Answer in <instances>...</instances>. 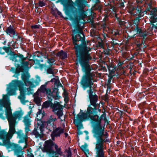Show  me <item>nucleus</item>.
I'll use <instances>...</instances> for the list:
<instances>
[{
    "instance_id": "obj_47",
    "label": "nucleus",
    "mask_w": 157,
    "mask_h": 157,
    "mask_svg": "<svg viewBox=\"0 0 157 157\" xmlns=\"http://www.w3.org/2000/svg\"><path fill=\"white\" fill-rule=\"evenodd\" d=\"M26 90L28 92V94H32L31 91H32V90L31 87H28L27 88Z\"/></svg>"
},
{
    "instance_id": "obj_29",
    "label": "nucleus",
    "mask_w": 157,
    "mask_h": 157,
    "mask_svg": "<svg viewBox=\"0 0 157 157\" xmlns=\"http://www.w3.org/2000/svg\"><path fill=\"white\" fill-rule=\"evenodd\" d=\"M51 82H54L55 86L54 87H56L58 89L59 87H63L61 84L60 83L59 80L58 79L53 78L51 80Z\"/></svg>"
},
{
    "instance_id": "obj_13",
    "label": "nucleus",
    "mask_w": 157,
    "mask_h": 157,
    "mask_svg": "<svg viewBox=\"0 0 157 157\" xmlns=\"http://www.w3.org/2000/svg\"><path fill=\"white\" fill-rule=\"evenodd\" d=\"M47 97L50 100H52L53 98L55 100L59 99L60 97L59 95L58 89L55 87H54L52 91V92L51 90L50 93H48Z\"/></svg>"
},
{
    "instance_id": "obj_60",
    "label": "nucleus",
    "mask_w": 157,
    "mask_h": 157,
    "mask_svg": "<svg viewBox=\"0 0 157 157\" xmlns=\"http://www.w3.org/2000/svg\"><path fill=\"white\" fill-rule=\"evenodd\" d=\"M140 17L138 16L137 17H136L134 19L136 21H139L140 20Z\"/></svg>"
},
{
    "instance_id": "obj_18",
    "label": "nucleus",
    "mask_w": 157,
    "mask_h": 157,
    "mask_svg": "<svg viewBox=\"0 0 157 157\" xmlns=\"http://www.w3.org/2000/svg\"><path fill=\"white\" fill-rule=\"evenodd\" d=\"M94 108L90 106H89L87 108L86 113L87 115L88 118L90 117L91 116H93L94 114L97 112L98 106H93Z\"/></svg>"
},
{
    "instance_id": "obj_45",
    "label": "nucleus",
    "mask_w": 157,
    "mask_h": 157,
    "mask_svg": "<svg viewBox=\"0 0 157 157\" xmlns=\"http://www.w3.org/2000/svg\"><path fill=\"white\" fill-rule=\"evenodd\" d=\"M137 44H136V45L138 48V50H140L141 49V47L142 46V44L139 43V41H137Z\"/></svg>"
},
{
    "instance_id": "obj_24",
    "label": "nucleus",
    "mask_w": 157,
    "mask_h": 157,
    "mask_svg": "<svg viewBox=\"0 0 157 157\" xmlns=\"http://www.w3.org/2000/svg\"><path fill=\"white\" fill-rule=\"evenodd\" d=\"M38 91L43 93L46 94L47 95L48 93H50L51 89L47 88V84H44L41 86L40 89H38Z\"/></svg>"
},
{
    "instance_id": "obj_22",
    "label": "nucleus",
    "mask_w": 157,
    "mask_h": 157,
    "mask_svg": "<svg viewBox=\"0 0 157 157\" xmlns=\"http://www.w3.org/2000/svg\"><path fill=\"white\" fill-rule=\"evenodd\" d=\"M105 148H102L95 149V151L96 157H107L105 155V152L104 151Z\"/></svg>"
},
{
    "instance_id": "obj_35",
    "label": "nucleus",
    "mask_w": 157,
    "mask_h": 157,
    "mask_svg": "<svg viewBox=\"0 0 157 157\" xmlns=\"http://www.w3.org/2000/svg\"><path fill=\"white\" fill-rule=\"evenodd\" d=\"M65 153H66L67 157H71L72 153L70 148L69 147L68 149L65 150Z\"/></svg>"
},
{
    "instance_id": "obj_3",
    "label": "nucleus",
    "mask_w": 157,
    "mask_h": 157,
    "mask_svg": "<svg viewBox=\"0 0 157 157\" xmlns=\"http://www.w3.org/2000/svg\"><path fill=\"white\" fill-rule=\"evenodd\" d=\"M90 117V118L94 122L92 132L96 139L95 149L102 148H105V149L106 143L109 142V140L106 138L108 133L107 132L104 133V128L101 124V121L102 119L105 122L107 121L106 114H103L100 117L97 114Z\"/></svg>"
},
{
    "instance_id": "obj_38",
    "label": "nucleus",
    "mask_w": 157,
    "mask_h": 157,
    "mask_svg": "<svg viewBox=\"0 0 157 157\" xmlns=\"http://www.w3.org/2000/svg\"><path fill=\"white\" fill-rule=\"evenodd\" d=\"M115 69H112L111 71L110 70V69H109V76L110 77L112 78L115 75L114 74V73L115 71Z\"/></svg>"
},
{
    "instance_id": "obj_59",
    "label": "nucleus",
    "mask_w": 157,
    "mask_h": 157,
    "mask_svg": "<svg viewBox=\"0 0 157 157\" xmlns=\"http://www.w3.org/2000/svg\"><path fill=\"white\" fill-rule=\"evenodd\" d=\"M107 92L109 90V89L110 90V85L109 84H108L107 85Z\"/></svg>"
},
{
    "instance_id": "obj_2",
    "label": "nucleus",
    "mask_w": 157,
    "mask_h": 157,
    "mask_svg": "<svg viewBox=\"0 0 157 157\" xmlns=\"http://www.w3.org/2000/svg\"><path fill=\"white\" fill-rule=\"evenodd\" d=\"M7 95H3L2 99H0V109L3 107L6 108V116L9 122V129L8 132L2 130L0 132V138L4 140L3 144L5 145H9L10 139L15 133V124L17 119L20 120L24 114L22 110L15 111L12 114L10 102L7 100Z\"/></svg>"
},
{
    "instance_id": "obj_17",
    "label": "nucleus",
    "mask_w": 157,
    "mask_h": 157,
    "mask_svg": "<svg viewBox=\"0 0 157 157\" xmlns=\"http://www.w3.org/2000/svg\"><path fill=\"white\" fill-rule=\"evenodd\" d=\"M137 34L140 37H146L148 35V32L146 30L144 31L142 28L136 26L135 29Z\"/></svg>"
},
{
    "instance_id": "obj_36",
    "label": "nucleus",
    "mask_w": 157,
    "mask_h": 157,
    "mask_svg": "<svg viewBox=\"0 0 157 157\" xmlns=\"http://www.w3.org/2000/svg\"><path fill=\"white\" fill-rule=\"evenodd\" d=\"M31 27L32 30L37 29H40L41 28V25L39 24L31 25Z\"/></svg>"
},
{
    "instance_id": "obj_30",
    "label": "nucleus",
    "mask_w": 157,
    "mask_h": 157,
    "mask_svg": "<svg viewBox=\"0 0 157 157\" xmlns=\"http://www.w3.org/2000/svg\"><path fill=\"white\" fill-rule=\"evenodd\" d=\"M54 147L56 150V152L57 154L60 155H62L63 154V152L61 151V149L60 147H58V146L55 144L54 142Z\"/></svg>"
},
{
    "instance_id": "obj_40",
    "label": "nucleus",
    "mask_w": 157,
    "mask_h": 157,
    "mask_svg": "<svg viewBox=\"0 0 157 157\" xmlns=\"http://www.w3.org/2000/svg\"><path fill=\"white\" fill-rule=\"evenodd\" d=\"M26 151L27 153V155L28 157H34V156L33 154L29 151V149H27Z\"/></svg>"
},
{
    "instance_id": "obj_15",
    "label": "nucleus",
    "mask_w": 157,
    "mask_h": 157,
    "mask_svg": "<svg viewBox=\"0 0 157 157\" xmlns=\"http://www.w3.org/2000/svg\"><path fill=\"white\" fill-rule=\"evenodd\" d=\"M53 131L51 134V136L52 140H55L56 137H59L62 133L64 132V129L61 127H58Z\"/></svg>"
},
{
    "instance_id": "obj_23",
    "label": "nucleus",
    "mask_w": 157,
    "mask_h": 157,
    "mask_svg": "<svg viewBox=\"0 0 157 157\" xmlns=\"http://www.w3.org/2000/svg\"><path fill=\"white\" fill-rule=\"evenodd\" d=\"M150 15L151 16L150 20V24L152 25L154 24L155 23L157 22V12L151 11Z\"/></svg>"
},
{
    "instance_id": "obj_10",
    "label": "nucleus",
    "mask_w": 157,
    "mask_h": 157,
    "mask_svg": "<svg viewBox=\"0 0 157 157\" xmlns=\"http://www.w3.org/2000/svg\"><path fill=\"white\" fill-rule=\"evenodd\" d=\"M53 145L54 142L51 140L46 141L44 142V147L42 149V151L43 152L53 154L55 153L52 147Z\"/></svg>"
},
{
    "instance_id": "obj_6",
    "label": "nucleus",
    "mask_w": 157,
    "mask_h": 157,
    "mask_svg": "<svg viewBox=\"0 0 157 157\" xmlns=\"http://www.w3.org/2000/svg\"><path fill=\"white\" fill-rule=\"evenodd\" d=\"M52 100H50L48 99V101L44 102L43 105V108H48L50 105L54 114L57 115L58 118L61 119V117L63 115V108L62 105H60L59 102L52 104L51 102Z\"/></svg>"
},
{
    "instance_id": "obj_64",
    "label": "nucleus",
    "mask_w": 157,
    "mask_h": 157,
    "mask_svg": "<svg viewBox=\"0 0 157 157\" xmlns=\"http://www.w3.org/2000/svg\"><path fill=\"white\" fill-rule=\"evenodd\" d=\"M119 23L120 25H121L123 21L121 20H118Z\"/></svg>"
},
{
    "instance_id": "obj_52",
    "label": "nucleus",
    "mask_w": 157,
    "mask_h": 157,
    "mask_svg": "<svg viewBox=\"0 0 157 157\" xmlns=\"http://www.w3.org/2000/svg\"><path fill=\"white\" fill-rule=\"evenodd\" d=\"M68 96V93L67 91L64 90L63 93V97L65 98L67 97Z\"/></svg>"
},
{
    "instance_id": "obj_9",
    "label": "nucleus",
    "mask_w": 157,
    "mask_h": 157,
    "mask_svg": "<svg viewBox=\"0 0 157 157\" xmlns=\"http://www.w3.org/2000/svg\"><path fill=\"white\" fill-rule=\"evenodd\" d=\"M88 118L87 115L86 113L80 112L77 115L76 119H74V121L77 128L80 129L82 128V125L80 123Z\"/></svg>"
},
{
    "instance_id": "obj_55",
    "label": "nucleus",
    "mask_w": 157,
    "mask_h": 157,
    "mask_svg": "<svg viewBox=\"0 0 157 157\" xmlns=\"http://www.w3.org/2000/svg\"><path fill=\"white\" fill-rule=\"evenodd\" d=\"M57 13L60 16V17H63V16L62 13L59 10H58L57 11Z\"/></svg>"
},
{
    "instance_id": "obj_63",
    "label": "nucleus",
    "mask_w": 157,
    "mask_h": 157,
    "mask_svg": "<svg viewBox=\"0 0 157 157\" xmlns=\"http://www.w3.org/2000/svg\"><path fill=\"white\" fill-rule=\"evenodd\" d=\"M100 0H95V2L96 4L99 3L100 2Z\"/></svg>"
},
{
    "instance_id": "obj_7",
    "label": "nucleus",
    "mask_w": 157,
    "mask_h": 157,
    "mask_svg": "<svg viewBox=\"0 0 157 157\" xmlns=\"http://www.w3.org/2000/svg\"><path fill=\"white\" fill-rule=\"evenodd\" d=\"M23 86V83L20 81L15 80L10 83L7 88L8 94L10 95L15 94L17 88H20Z\"/></svg>"
},
{
    "instance_id": "obj_31",
    "label": "nucleus",
    "mask_w": 157,
    "mask_h": 157,
    "mask_svg": "<svg viewBox=\"0 0 157 157\" xmlns=\"http://www.w3.org/2000/svg\"><path fill=\"white\" fill-rule=\"evenodd\" d=\"M37 63L35 64V66L34 67L36 68H40V69H43L44 67H46L47 68V65L45 64H41L40 62H39V61H37Z\"/></svg>"
},
{
    "instance_id": "obj_46",
    "label": "nucleus",
    "mask_w": 157,
    "mask_h": 157,
    "mask_svg": "<svg viewBox=\"0 0 157 157\" xmlns=\"http://www.w3.org/2000/svg\"><path fill=\"white\" fill-rule=\"evenodd\" d=\"M146 37H142V39L141 40V43H140L141 44H142V45H144V44H145V41L146 40Z\"/></svg>"
},
{
    "instance_id": "obj_20",
    "label": "nucleus",
    "mask_w": 157,
    "mask_h": 157,
    "mask_svg": "<svg viewBox=\"0 0 157 157\" xmlns=\"http://www.w3.org/2000/svg\"><path fill=\"white\" fill-rule=\"evenodd\" d=\"M24 85L23 83V86H21L19 90L20 91V95L18 98L20 100L21 102L22 103L25 102V92L26 91V89L24 88Z\"/></svg>"
},
{
    "instance_id": "obj_57",
    "label": "nucleus",
    "mask_w": 157,
    "mask_h": 157,
    "mask_svg": "<svg viewBox=\"0 0 157 157\" xmlns=\"http://www.w3.org/2000/svg\"><path fill=\"white\" fill-rule=\"evenodd\" d=\"M148 6L147 7H148L149 8H150V9H151V7H152V3L151 2L149 3H148Z\"/></svg>"
},
{
    "instance_id": "obj_50",
    "label": "nucleus",
    "mask_w": 157,
    "mask_h": 157,
    "mask_svg": "<svg viewBox=\"0 0 157 157\" xmlns=\"http://www.w3.org/2000/svg\"><path fill=\"white\" fill-rule=\"evenodd\" d=\"M138 7H137V8L136 9V10H137V13H139L143 12V11L141 10V8L138 9Z\"/></svg>"
},
{
    "instance_id": "obj_27",
    "label": "nucleus",
    "mask_w": 157,
    "mask_h": 157,
    "mask_svg": "<svg viewBox=\"0 0 157 157\" xmlns=\"http://www.w3.org/2000/svg\"><path fill=\"white\" fill-rule=\"evenodd\" d=\"M14 57V58L13 61L17 59V60L19 61H26L25 60L27 58V57H24L23 55L20 53L17 54ZM13 61V60L12 61Z\"/></svg>"
},
{
    "instance_id": "obj_49",
    "label": "nucleus",
    "mask_w": 157,
    "mask_h": 157,
    "mask_svg": "<svg viewBox=\"0 0 157 157\" xmlns=\"http://www.w3.org/2000/svg\"><path fill=\"white\" fill-rule=\"evenodd\" d=\"M2 38H3L4 41L2 42V43L5 46H6V43L7 42V39H5L4 37H3Z\"/></svg>"
},
{
    "instance_id": "obj_54",
    "label": "nucleus",
    "mask_w": 157,
    "mask_h": 157,
    "mask_svg": "<svg viewBox=\"0 0 157 157\" xmlns=\"http://www.w3.org/2000/svg\"><path fill=\"white\" fill-rule=\"evenodd\" d=\"M144 12L138 13L137 16L140 17V18L144 16Z\"/></svg>"
},
{
    "instance_id": "obj_56",
    "label": "nucleus",
    "mask_w": 157,
    "mask_h": 157,
    "mask_svg": "<svg viewBox=\"0 0 157 157\" xmlns=\"http://www.w3.org/2000/svg\"><path fill=\"white\" fill-rule=\"evenodd\" d=\"M17 36H15H15H17V38L16 39V40H18V39H19V40L21 39V40H22V39L21 38V37L18 35V33L17 32Z\"/></svg>"
},
{
    "instance_id": "obj_1",
    "label": "nucleus",
    "mask_w": 157,
    "mask_h": 157,
    "mask_svg": "<svg viewBox=\"0 0 157 157\" xmlns=\"http://www.w3.org/2000/svg\"><path fill=\"white\" fill-rule=\"evenodd\" d=\"M72 39L74 45L77 59L80 64L82 69H93L91 68L89 61L92 59L89 52L91 48L87 46L86 41V35L83 31L77 26L72 30Z\"/></svg>"
},
{
    "instance_id": "obj_33",
    "label": "nucleus",
    "mask_w": 157,
    "mask_h": 157,
    "mask_svg": "<svg viewBox=\"0 0 157 157\" xmlns=\"http://www.w3.org/2000/svg\"><path fill=\"white\" fill-rule=\"evenodd\" d=\"M46 124H47L46 128L50 131H52L56 127V125L53 124L48 123H46Z\"/></svg>"
},
{
    "instance_id": "obj_12",
    "label": "nucleus",
    "mask_w": 157,
    "mask_h": 157,
    "mask_svg": "<svg viewBox=\"0 0 157 157\" xmlns=\"http://www.w3.org/2000/svg\"><path fill=\"white\" fill-rule=\"evenodd\" d=\"M3 49L7 55L5 56L6 58L8 57V59L11 60L12 61L14 59V56H15L17 53H15L14 52L12 51V48L11 46H3Z\"/></svg>"
},
{
    "instance_id": "obj_53",
    "label": "nucleus",
    "mask_w": 157,
    "mask_h": 157,
    "mask_svg": "<svg viewBox=\"0 0 157 157\" xmlns=\"http://www.w3.org/2000/svg\"><path fill=\"white\" fill-rule=\"evenodd\" d=\"M2 47H0V54L1 55H4L6 52L5 51V52H2V49H3Z\"/></svg>"
},
{
    "instance_id": "obj_37",
    "label": "nucleus",
    "mask_w": 157,
    "mask_h": 157,
    "mask_svg": "<svg viewBox=\"0 0 157 157\" xmlns=\"http://www.w3.org/2000/svg\"><path fill=\"white\" fill-rule=\"evenodd\" d=\"M34 101L37 104H39L40 102V97L36 96L34 98Z\"/></svg>"
},
{
    "instance_id": "obj_48",
    "label": "nucleus",
    "mask_w": 157,
    "mask_h": 157,
    "mask_svg": "<svg viewBox=\"0 0 157 157\" xmlns=\"http://www.w3.org/2000/svg\"><path fill=\"white\" fill-rule=\"evenodd\" d=\"M136 71H135V69H130L129 72L131 75H135Z\"/></svg>"
},
{
    "instance_id": "obj_44",
    "label": "nucleus",
    "mask_w": 157,
    "mask_h": 157,
    "mask_svg": "<svg viewBox=\"0 0 157 157\" xmlns=\"http://www.w3.org/2000/svg\"><path fill=\"white\" fill-rule=\"evenodd\" d=\"M125 2L124 0H121V2L120 3V7H124V3Z\"/></svg>"
},
{
    "instance_id": "obj_43",
    "label": "nucleus",
    "mask_w": 157,
    "mask_h": 157,
    "mask_svg": "<svg viewBox=\"0 0 157 157\" xmlns=\"http://www.w3.org/2000/svg\"><path fill=\"white\" fill-rule=\"evenodd\" d=\"M40 55L42 56V57L44 58L45 59H47V60L50 58H48V55H44V54L42 52H40Z\"/></svg>"
},
{
    "instance_id": "obj_16",
    "label": "nucleus",
    "mask_w": 157,
    "mask_h": 157,
    "mask_svg": "<svg viewBox=\"0 0 157 157\" xmlns=\"http://www.w3.org/2000/svg\"><path fill=\"white\" fill-rule=\"evenodd\" d=\"M5 32L7 35H9L11 37H13V38H15V36L17 35V32L15 30L14 27L11 25H10L7 27Z\"/></svg>"
},
{
    "instance_id": "obj_14",
    "label": "nucleus",
    "mask_w": 157,
    "mask_h": 157,
    "mask_svg": "<svg viewBox=\"0 0 157 157\" xmlns=\"http://www.w3.org/2000/svg\"><path fill=\"white\" fill-rule=\"evenodd\" d=\"M40 51H37L34 53L33 55L30 56V58L32 57L31 60L33 61L34 64L37 63V61H39V62H44L42 56L40 55Z\"/></svg>"
},
{
    "instance_id": "obj_26",
    "label": "nucleus",
    "mask_w": 157,
    "mask_h": 157,
    "mask_svg": "<svg viewBox=\"0 0 157 157\" xmlns=\"http://www.w3.org/2000/svg\"><path fill=\"white\" fill-rule=\"evenodd\" d=\"M56 55V56L59 57L62 59H65L67 57V52H64L63 50L58 52Z\"/></svg>"
},
{
    "instance_id": "obj_11",
    "label": "nucleus",
    "mask_w": 157,
    "mask_h": 157,
    "mask_svg": "<svg viewBox=\"0 0 157 157\" xmlns=\"http://www.w3.org/2000/svg\"><path fill=\"white\" fill-rule=\"evenodd\" d=\"M14 65L16 68L12 67L11 69H30L31 65L29 66V61H19L17 59L14 60Z\"/></svg>"
},
{
    "instance_id": "obj_61",
    "label": "nucleus",
    "mask_w": 157,
    "mask_h": 157,
    "mask_svg": "<svg viewBox=\"0 0 157 157\" xmlns=\"http://www.w3.org/2000/svg\"><path fill=\"white\" fill-rule=\"evenodd\" d=\"M152 28H155V29H157V25H155V24H153V25H152Z\"/></svg>"
},
{
    "instance_id": "obj_5",
    "label": "nucleus",
    "mask_w": 157,
    "mask_h": 157,
    "mask_svg": "<svg viewBox=\"0 0 157 157\" xmlns=\"http://www.w3.org/2000/svg\"><path fill=\"white\" fill-rule=\"evenodd\" d=\"M91 70L85 69V75L81 80V84L84 89L86 87H89V90H87V92L88 94L90 105L93 106L99 107V104L97 103L98 99V97L94 93L93 94L92 87V86L94 84L92 80L94 79L93 77L95 76L96 73L95 72H91Z\"/></svg>"
},
{
    "instance_id": "obj_28",
    "label": "nucleus",
    "mask_w": 157,
    "mask_h": 157,
    "mask_svg": "<svg viewBox=\"0 0 157 157\" xmlns=\"http://www.w3.org/2000/svg\"><path fill=\"white\" fill-rule=\"evenodd\" d=\"M57 120L56 117L54 115H50L46 121V123H48L54 124V122Z\"/></svg>"
},
{
    "instance_id": "obj_25",
    "label": "nucleus",
    "mask_w": 157,
    "mask_h": 157,
    "mask_svg": "<svg viewBox=\"0 0 157 157\" xmlns=\"http://www.w3.org/2000/svg\"><path fill=\"white\" fill-rule=\"evenodd\" d=\"M46 62L49 64L47 65V69H53V67L52 66L56 64V60L53 57H51L48 59Z\"/></svg>"
},
{
    "instance_id": "obj_62",
    "label": "nucleus",
    "mask_w": 157,
    "mask_h": 157,
    "mask_svg": "<svg viewBox=\"0 0 157 157\" xmlns=\"http://www.w3.org/2000/svg\"><path fill=\"white\" fill-rule=\"evenodd\" d=\"M143 72L144 73H145L146 74H147L148 72V71L147 70V69H144Z\"/></svg>"
},
{
    "instance_id": "obj_39",
    "label": "nucleus",
    "mask_w": 157,
    "mask_h": 157,
    "mask_svg": "<svg viewBox=\"0 0 157 157\" xmlns=\"http://www.w3.org/2000/svg\"><path fill=\"white\" fill-rule=\"evenodd\" d=\"M33 133L35 135L37 136H41L40 134L37 131V129L35 128H34L33 131Z\"/></svg>"
},
{
    "instance_id": "obj_58",
    "label": "nucleus",
    "mask_w": 157,
    "mask_h": 157,
    "mask_svg": "<svg viewBox=\"0 0 157 157\" xmlns=\"http://www.w3.org/2000/svg\"><path fill=\"white\" fill-rule=\"evenodd\" d=\"M136 21L135 19L133 21V24L136 25V26H138V25L137 23L139 21Z\"/></svg>"
},
{
    "instance_id": "obj_21",
    "label": "nucleus",
    "mask_w": 157,
    "mask_h": 157,
    "mask_svg": "<svg viewBox=\"0 0 157 157\" xmlns=\"http://www.w3.org/2000/svg\"><path fill=\"white\" fill-rule=\"evenodd\" d=\"M23 149L21 147L16 146L14 150V154L17 156V157H24Z\"/></svg>"
},
{
    "instance_id": "obj_51",
    "label": "nucleus",
    "mask_w": 157,
    "mask_h": 157,
    "mask_svg": "<svg viewBox=\"0 0 157 157\" xmlns=\"http://www.w3.org/2000/svg\"><path fill=\"white\" fill-rule=\"evenodd\" d=\"M54 69H47V72L49 74H54V73L53 72Z\"/></svg>"
},
{
    "instance_id": "obj_19",
    "label": "nucleus",
    "mask_w": 157,
    "mask_h": 157,
    "mask_svg": "<svg viewBox=\"0 0 157 157\" xmlns=\"http://www.w3.org/2000/svg\"><path fill=\"white\" fill-rule=\"evenodd\" d=\"M29 77V74L28 71L23 73L22 74L21 78L22 79L26 85L27 84H28L29 85H32V83L31 82L28 81V79Z\"/></svg>"
},
{
    "instance_id": "obj_8",
    "label": "nucleus",
    "mask_w": 157,
    "mask_h": 157,
    "mask_svg": "<svg viewBox=\"0 0 157 157\" xmlns=\"http://www.w3.org/2000/svg\"><path fill=\"white\" fill-rule=\"evenodd\" d=\"M32 113V111L31 110L29 111L28 113L24 117L23 121L25 126V129L26 134V136L25 137V140L26 142H27V136L26 134L29 131H30V128L31 127V122L32 121V120L30 115Z\"/></svg>"
},
{
    "instance_id": "obj_32",
    "label": "nucleus",
    "mask_w": 157,
    "mask_h": 157,
    "mask_svg": "<svg viewBox=\"0 0 157 157\" xmlns=\"http://www.w3.org/2000/svg\"><path fill=\"white\" fill-rule=\"evenodd\" d=\"M87 145L85 144L81 147V150L84 152L85 154L87 155L89 154V150L87 148Z\"/></svg>"
},
{
    "instance_id": "obj_41",
    "label": "nucleus",
    "mask_w": 157,
    "mask_h": 157,
    "mask_svg": "<svg viewBox=\"0 0 157 157\" xmlns=\"http://www.w3.org/2000/svg\"><path fill=\"white\" fill-rule=\"evenodd\" d=\"M123 63L122 62H119L117 65V66L118 67L117 68L116 67H115L113 68V69H121L120 68V67L123 64ZM121 69H124V67H122Z\"/></svg>"
},
{
    "instance_id": "obj_4",
    "label": "nucleus",
    "mask_w": 157,
    "mask_h": 157,
    "mask_svg": "<svg viewBox=\"0 0 157 157\" xmlns=\"http://www.w3.org/2000/svg\"><path fill=\"white\" fill-rule=\"evenodd\" d=\"M86 0H76L75 2L71 0L64 8L65 13L70 20L75 22H79L86 17L84 10Z\"/></svg>"
},
{
    "instance_id": "obj_42",
    "label": "nucleus",
    "mask_w": 157,
    "mask_h": 157,
    "mask_svg": "<svg viewBox=\"0 0 157 157\" xmlns=\"http://www.w3.org/2000/svg\"><path fill=\"white\" fill-rule=\"evenodd\" d=\"M46 3L42 1H40L39 2V6L40 7H43L45 6Z\"/></svg>"
},
{
    "instance_id": "obj_34",
    "label": "nucleus",
    "mask_w": 157,
    "mask_h": 157,
    "mask_svg": "<svg viewBox=\"0 0 157 157\" xmlns=\"http://www.w3.org/2000/svg\"><path fill=\"white\" fill-rule=\"evenodd\" d=\"M41 124H39L38 123H37V124H38V126H39L40 125L39 129L40 131V133L42 134L44 131V128L45 127V125L42 121H41Z\"/></svg>"
}]
</instances>
